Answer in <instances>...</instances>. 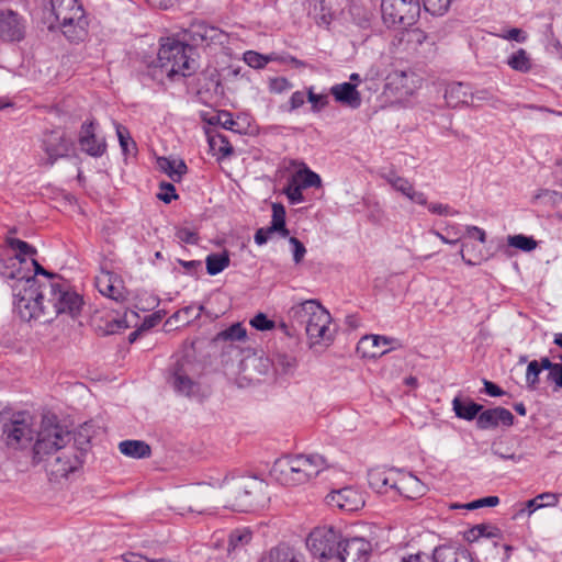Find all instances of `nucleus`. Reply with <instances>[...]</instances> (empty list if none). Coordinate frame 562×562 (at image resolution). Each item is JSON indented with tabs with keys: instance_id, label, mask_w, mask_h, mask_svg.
I'll return each mask as SVG.
<instances>
[{
	"instance_id": "obj_57",
	"label": "nucleus",
	"mask_w": 562,
	"mask_h": 562,
	"mask_svg": "<svg viewBox=\"0 0 562 562\" xmlns=\"http://www.w3.org/2000/svg\"><path fill=\"white\" fill-rule=\"evenodd\" d=\"M292 88V83L285 77H276L269 80V90L273 93H282Z\"/></svg>"
},
{
	"instance_id": "obj_42",
	"label": "nucleus",
	"mask_w": 562,
	"mask_h": 562,
	"mask_svg": "<svg viewBox=\"0 0 562 562\" xmlns=\"http://www.w3.org/2000/svg\"><path fill=\"white\" fill-rule=\"evenodd\" d=\"M272 364L277 371H280L284 374H290L293 373L296 369L297 361L295 357L291 355L279 352L273 357Z\"/></svg>"
},
{
	"instance_id": "obj_52",
	"label": "nucleus",
	"mask_w": 562,
	"mask_h": 562,
	"mask_svg": "<svg viewBox=\"0 0 562 562\" xmlns=\"http://www.w3.org/2000/svg\"><path fill=\"white\" fill-rule=\"evenodd\" d=\"M541 372V367L537 360H532L529 362L526 372V382L528 387L535 390L539 383V374Z\"/></svg>"
},
{
	"instance_id": "obj_11",
	"label": "nucleus",
	"mask_w": 562,
	"mask_h": 562,
	"mask_svg": "<svg viewBox=\"0 0 562 562\" xmlns=\"http://www.w3.org/2000/svg\"><path fill=\"white\" fill-rule=\"evenodd\" d=\"M312 313V321L305 327V333L311 345L329 344L334 339V330L330 328L331 316L329 312L318 303L315 312Z\"/></svg>"
},
{
	"instance_id": "obj_44",
	"label": "nucleus",
	"mask_w": 562,
	"mask_h": 562,
	"mask_svg": "<svg viewBox=\"0 0 562 562\" xmlns=\"http://www.w3.org/2000/svg\"><path fill=\"white\" fill-rule=\"evenodd\" d=\"M384 179L387 181L389 184H391V187L395 191L402 193L404 196L414 187L413 183L408 179L403 178V177L396 175L395 172H390V173L385 175Z\"/></svg>"
},
{
	"instance_id": "obj_40",
	"label": "nucleus",
	"mask_w": 562,
	"mask_h": 562,
	"mask_svg": "<svg viewBox=\"0 0 562 562\" xmlns=\"http://www.w3.org/2000/svg\"><path fill=\"white\" fill-rule=\"evenodd\" d=\"M294 182H297L303 189L305 188H319L322 186L321 177L307 167L297 170L292 177Z\"/></svg>"
},
{
	"instance_id": "obj_24",
	"label": "nucleus",
	"mask_w": 562,
	"mask_h": 562,
	"mask_svg": "<svg viewBox=\"0 0 562 562\" xmlns=\"http://www.w3.org/2000/svg\"><path fill=\"white\" fill-rule=\"evenodd\" d=\"M24 22L12 11H0V37L4 41L19 42L24 37Z\"/></svg>"
},
{
	"instance_id": "obj_46",
	"label": "nucleus",
	"mask_w": 562,
	"mask_h": 562,
	"mask_svg": "<svg viewBox=\"0 0 562 562\" xmlns=\"http://www.w3.org/2000/svg\"><path fill=\"white\" fill-rule=\"evenodd\" d=\"M115 131L120 142V146L124 154H128L135 149V142L132 139L130 131L120 123H115Z\"/></svg>"
},
{
	"instance_id": "obj_39",
	"label": "nucleus",
	"mask_w": 562,
	"mask_h": 562,
	"mask_svg": "<svg viewBox=\"0 0 562 562\" xmlns=\"http://www.w3.org/2000/svg\"><path fill=\"white\" fill-rule=\"evenodd\" d=\"M507 65L512 69L524 74L530 71L532 67L530 56L524 48H519L512 54L507 59Z\"/></svg>"
},
{
	"instance_id": "obj_25",
	"label": "nucleus",
	"mask_w": 562,
	"mask_h": 562,
	"mask_svg": "<svg viewBox=\"0 0 562 562\" xmlns=\"http://www.w3.org/2000/svg\"><path fill=\"white\" fill-rule=\"evenodd\" d=\"M13 306L15 313L24 322L47 317L48 306L46 300H26L25 297L14 299ZM49 318H45V322Z\"/></svg>"
},
{
	"instance_id": "obj_38",
	"label": "nucleus",
	"mask_w": 562,
	"mask_h": 562,
	"mask_svg": "<svg viewBox=\"0 0 562 562\" xmlns=\"http://www.w3.org/2000/svg\"><path fill=\"white\" fill-rule=\"evenodd\" d=\"M452 408L457 417L464 420H473L474 418H477L483 406L470 400L463 402L459 397H454L452 401Z\"/></svg>"
},
{
	"instance_id": "obj_30",
	"label": "nucleus",
	"mask_w": 562,
	"mask_h": 562,
	"mask_svg": "<svg viewBox=\"0 0 562 562\" xmlns=\"http://www.w3.org/2000/svg\"><path fill=\"white\" fill-rule=\"evenodd\" d=\"M260 562H306L304 554L296 548L280 543L271 548Z\"/></svg>"
},
{
	"instance_id": "obj_54",
	"label": "nucleus",
	"mask_w": 562,
	"mask_h": 562,
	"mask_svg": "<svg viewBox=\"0 0 562 562\" xmlns=\"http://www.w3.org/2000/svg\"><path fill=\"white\" fill-rule=\"evenodd\" d=\"M250 539L251 533L249 531L236 530L232 532L228 540V551L236 550L239 546L248 543Z\"/></svg>"
},
{
	"instance_id": "obj_41",
	"label": "nucleus",
	"mask_w": 562,
	"mask_h": 562,
	"mask_svg": "<svg viewBox=\"0 0 562 562\" xmlns=\"http://www.w3.org/2000/svg\"><path fill=\"white\" fill-rule=\"evenodd\" d=\"M231 259L227 252L211 254L206 257V271L210 276H216L229 266Z\"/></svg>"
},
{
	"instance_id": "obj_5",
	"label": "nucleus",
	"mask_w": 562,
	"mask_h": 562,
	"mask_svg": "<svg viewBox=\"0 0 562 562\" xmlns=\"http://www.w3.org/2000/svg\"><path fill=\"white\" fill-rule=\"evenodd\" d=\"M46 304L48 306L47 318L59 314L75 315L79 312L82 300L61 277L50 273L45 277Z\"/></svg>"
},
{
	"instance_id": "obj_15",
	"label": "nucleus",
	"mask_w": 562,
	"mask_h": 562,
	"mask_svg": "<svg viewBox=\"0 0 562 562\" xmlns=\"http://www.w3.org/2000/svg\"><path fill=\"white\" fill-rule=\"evenodd\" d=\"M187 40L193 46H210L213 44H224L226 34L215 26L207 25L203 22L193 23L184 32Z\"/></svg>"
},
{
	"instance_id": "obj_53",
	"label": "nucleus",
	"mask_w": 562,
	"mask_h": 562,
	"mask_svg": "<svg viewBox=\"0 0 562 562\" xmlns=\"http://www.w3.org/2000/svg\"><path fill=\"white\" fill-rule=\"evenodd\" d=\"M302 189L303 188L297 182H294L293 179L286 186V188L284 189V193L291 204H299L304 201Z\"/></svg>"
},
{
	"instance_id": "obj_47",
	"label": "nucleus",
	"mask_w": 562,
	"mask_h": 562,
	"mask_svg": "<svg viewBox=\"0 0 562 562\" xmlns=\"http://www.w3.org/2000/svg\"><path fill=\"white\" fill-rule=\"evenodd\" d=\"M247 331L240 323L233 324L225 330H222L217 338L222 340H243L246 338Z\"/></svg>"
},
{
	"instance_id": "obj_31",
	"label": "nucleus",
	"mask_w": 562,
	"mask_h": 562,
	"mask_svg": "<svg viewBox=\"0 0 562 562\" xmlns=\"http://www.w3.org/2000/svg\"><path fill=\"white\" fill-rule=\"evenodd\" d=\"M431 557L432 562H479L467 549L449 546L436 548Z\"/></svg>"
},
{
	"instance_id": "obj_62",
	"label": "nucleus",
	"mask_w": 562,
	"mask_h": 562,
	"mask_svg": "<svg viewBox=\"0 0 562 562\" xmlns=\"http://www.w3.org/2000/svg\"><path fill=\"white\" fill-rule=\"evenodd\" d=\"M492 452L494 456L503 460H512L515 462H519L521 460L520 456L515 454V452L509 451V449L503 450L501 446L496 442L492 445Z\"/></svg>"
},
{
	"instance_id": "obj_2",
	"label": "nucleus",
	"mask_w": 562,
	"mask_h": 562,
	"mask_svg": "<svg viewBox=\"0 0 562 562\" xmlns=\"http://www.w3.org/2000/svg\"><path fill=\"white\" fill-rule=\"evenodd\" d=\"M326 468L321 454L284 456L274 461L270 475L282 485L296 486L308 483Z\"/></svg>"
},
{
	"instance_id": "obj_34",
	"label": "nucleus",
	"mask_w": 562,
	"mask_h": 562,
	"mask_svg": "<svg viewBox=\"0 0 562 562\" xmlns=\"http://www.w3.org/2000/svg\"><path fill=\"white\" fill-rule=\"evenodd\" d=\"M157 167L176 182L180 181L182 176L188 171L187 165L182 159L177 160L167 157H159L157 158Z\"/></svg>"
},
{
	"instance_id": "obj_19",
	"label": "nucleus",
	"mask_w": 562,
	"mask_h": 562,
	"mask_svg": "<svg viewBox=\"0 0 562 562\" xmlns=\"http://www.w3.org/2000/svg\"><path fill=\"white\" fill-rule=\"evenodd\" d=\"M70 142L64 133L52 131L46 133L42 140V148L46 154V165L53 166L59 158L66 157L70 150Z\"/></svg>"
},
{
	"instance_id": "obj_37",
	"label": "nucleus",
	"mask_w": 562,
	"mask_h": 562,
	"mask_svg": "<svg viewBox=\"0 0 562 562\" xmlns=\"http://www.w3.org/2000/svg\"><path fill=\"white\" fill-rule=\"evenodd\" d=\"M468 87L462 82H452L447 85L445 90V100L448 106L457 108L468 102Z\"/></svg>"
},
{
	"instance_id": "obj_10",
	"label": "nucleus",
	"mask_w": 562,
	"mask_h": 562,
	"mask_svg": "<svg viewBox=\"0 0 562 562\" xmlns=\"http://www.w3.org/2000/svg\"><path fill=\"white\" fill-rule=\"evenodd\" d=\"M83 451L75 445H68L57 453L50 456L48 469L55 479L67 477L77 471L83 462Z\"/></svg>"
},
{
	"instance_id": "obj_64",
	"label": "nucleus",
	"mask_w": 562,
	"mask_h": 562,
	"mask_svg": "<svg viewBox=\"0 0 562 562\" xmlns=\"http://www.w3.org/2000/svg\"><path fill=\"white\" fill-rule=\"evenodd\" d=\"M321 13H314V19L318 25L328 26L333 20V15L328 9L325 8L324 0L319 1Z\"/></svg>"
},
{
	"instance_id": "obj_9",
	"label": "nucleus",
	"mask_w": 562,
	"mask_h": 562,
	"mask_svg": "<svg viewBox=\"0 0 562 562\" xmlns=\"http://www.w3.org/2000/svg\"><path fill=\"white\" fill-rule=\"evenodd\" d=\"M419 13V0H381L382 20L387 27L411 26Z\"/></svg>"
},
{
	"instance_id": "obj_29",
	"label": "nucleus",
	"mask_w": 562,
	"mask_h": 562,
	"mask_svg": "<svg viewBox=\"0 0 562 562\" xmlns=\"http://www.w3.org/2000/svg\"><path fill=\"white\" fill-rule=\"evenodd\" d=\"M394 491L407 499H416L425 494L426 486L415 475L400 472Z\"/></svg>"
},
{
	"instance_id": "obj_6",
	"label": "nucleus",
	"mask_w": 562,
	"mask_h": 562,
	"mask_svg": "<svg viewBox=\"0 0 562 562\" xmlns=\"http://www.w3.org/2000/svg\"><path fill=\"white\" fill-rule=\"evenodd\" d=\"M0 429L7 446L18 449L27 447L35 434L33 418L26 412L7 409L0 413Z\"/></svg>"
},
{
	"instance_id": "obj_63",
	"label": "nucleus",
	"mask_w": 562,
	"mask_h": 562,
	"mask_svg": "<svg viewBox=\"0 0 562 562\" xmlns=\"http://www.w3.org/2000/svg\"><path fill=\"white\" fill-rule=\"evenodd\" d=\"M176 237L180 241L191 245L196 244L199 239L196 233L187 227L178 228L176 232Z\"/></svg>"
},
{
	"instance_id": "obj_4",
	"label": "nucleus",
	"mask_w": 562,
	"mask_h": 562,
	"mask_svg": "<svg viewBox=\"0 0 562 562\" xmlns=\"http://www.w3.org/2000/svg\"><path fill=\"white\" fill-rule=\"evenodd\" d=\"M56 25L70 42H81L88 34V19L78 0H50Z\"/></svg>"
},
{
	"instance_id": "obj_18",
	"label": "nucleus",
	"mask_w": 562,
	"mask_h": 562,
	"mask_svg": "<svg viewBox=\"0 0 562 562\" xmlns=\"http://www.w3.org/2000/svg\"><path fill=\"white\" fill-rule=\"evenodd\" d=\"M94 121L85 122L79 133V145L82 151L91 157H101L106 151V142L95 133Z\"/></svg>"
},
{
	"instance_id": "obj_3",
	"label": "nucleus",
	"mask_w": 562,
	"mask_h": 562,
	"mask_svg": "<svg viewBox=\"0 0 562 562\" xmlns=\"http://www.w3.org/2000/svg\"><path fill=\"white\" fill-rule=\"evenodd\" d=\"M158 66L171 80L191 76L198 69L194 47L176 37L162 38L158 50Z\"/></svg>"
},
{
	"instance_id": "obj_16",
	"label": "nucleus",
	"mask_w": 562,
	"mask_h": 562,
	"mask_svg": "<svg viewBox=\"0 0 562 562\" xmlns=\"http://www.w3.org/2000/svg\"><path fill=\"white\" fill-rule=\"evenodd\" d=\"M397 339L381 335H366L357 344V352L362 358H378L395 349Z\"/></svg>"
},
{
	"instance_id": "obj_14",
	"label": "nucleus",
	"mask_w": 562,
	"mask_h": 562,
	"mask_svg": "<svg viewBox=\"0 0 562 562\" xmlns=\"http://www.w3.org/2000/svg\"><path fill=\"white\" fill-rule=\"evenodd\" d=\"M32 270L27 268V273L12 281L11 289L14 299L25 297L26 300H45V281L40 282Z\"/></svg>"
},
{
	"instance_id": "obj_51",
	"label": "nucleus",
	"mask_w": 562,
	"mask_h": 562,
	"mask_svg": "<svg viewBox=\"0 0 562 562\" xmlns=\"http://www.w3.org/2000/svg\"><path fill=\"white\" fill-rule=\"evenodd\" d=\"M270 58L265 56V55H261L257 52H254V50H247L245 54H244V61L249 66V67H252V68H256V69H261L263 68L268 63H269Z\"/></svg>"
},
{
	"instance_id": "obj_55",
	"label": "nucleus",
	"mask_w": 562,
	"mask_h": 562,
	"mask_svg": "<svg viewBox=\"0 0 562 562\" xmlns=\"http://www.w3.org/2000/svg\"><path fill=\"white\" fill-rule=\"evenodd\" d=\"M499 504V498L497 496H486L468 504L462 505L461 507L473 510L482 507H495Z\"/></svg>"
},
{
	"instance_id": "obj_7",
	"label": "nucleus",
	"mask_w": 562,
	"mask_h": 562,
	"mask_svg": "<svg viewBox=\"0 0 562 562\" xmlns=\"http://www.w3.org/2000/svg\"><path fill=\"white\" fill-rule=\"evenodd\" d=\"M71 440V432L64 426L50 420L43 422L33 448L34 458L41 461L46 456H53L66 448Z\"/></svg>"
},
{
	"instance_id": "obj_17",
	"label": "nucleus",
	"mask_w": 562,
	"mask_h": 562,
	"mask_svg": "<svg viewBox=\"0 0 562 562\" xmlns=\"http://www.w3.org/2000/svg\"><path fill=\"white\" fill-rule=\"evenodd\" d=\"M95 286L98 291L117 303L126 300L127 291L121 277L111 271H101L95 277Z\"/></svg>"
},
{
	"instance_id": "obj_28",
	"label": "nucleus",
	"mask_w": 562,
	"mask_h": 562,
	"mask_svg": "<svg viewBox=\"0 0 562 562\" xmlns=\"http://www.w3.org/2000/svg\"><path fill=\"white\" fill-rule=\"evenodd\" d=\"M330 93L335 101L350 109H358L362 99L357 90V85L351 82L337 83L330 88Z\"/></svg>"
},
{
	"instance_id": "obj_60",
	"label": "nucleus",
	"mask_w": 562,
	"mask_h": 562,
	"mask_svg": "<svg viewBox=\"0 0 562 562\" xmlns=\"http://www.w3.org/2000/svg\"><path fill=\"white\" fill-rule=\"evenodd\" d=\"M432 214L443 215V216H456L459 214L457 210L451 209L448 204L442 203H430L426 205Z\"/></svg>"
},
{
	"instance_id": "obj_21",
	"label": "nucleus",
	"mask_w": 562,
	"mask_h": 562,
	"mask_svg": "<svg viewBox=\"0 0 562 562\" xmlns=\"http://www.w3.org/2000/svg\"><path fill=\"white\" fill-rule=\"evenodd\" d=\"M371 552V543L363 538L342 539L337 562H366Z\"/></svg>"
},
{
	"instance_id": "obj_59",
	"label": "nucleus",
	"mask_w": 562,
	"mask_h": 562,
	"mask_svg": "<svg viewBox=\"0 0 562 562\" xmlns=\"http://www.w3.org/2000/svg\"><path fill=\"white\" fill-rule=\"evenodd\" d=\"M157 198L165 203H170L172 200L177 199L178 195L175 186L169 182H161L160 192L157 194Z\"/></svg>"
},
{
	"instance_id": "obj_43",
	"label": "nucleus",
	"mask_w": 562,
	"mask_h": 562,
	"mask_svg": "<svg viewBox=\"0 0 562 562\" xmlns=\"http://www.w3.org/2000/svg\"><path fill=\"white\" fill-rule=\"evenodd\" d=\"M209 144L212 149L218 150L223 157L231 156L234 151L228 139L222 134L209 135Z\"/></svg>"
},
{
	"instance_id": "obj_13",
	"label": "nucleus",
	"mask_w": 562,
	"mask_h": 562,
	"mask_svg": "<svg viewBox=\"0 0 562 562\" xmlns=\"http://www.w3.org/2000/svg\"><path fill=\"white\" fill-rule=\"evenodd\" d=\"M5 243L10 252L21 259V266L24 267L25 271L29 268L34 274L50 277V272L46 271L35 259L37 250L32 245L12 236H7Z\"/></svg>"
},
{
	"instance_id": "obj_22",
	"label": "nucleus",
	"mask_w": 562,
	"mask_h": 562,
	"mask_svg": "<svg viewBox=\"0 0 562 562\" xmlns=\"http://www.w3.org/2000/svg\"><path fill=\"white\" fill-rule=\"evenodd\" d=\"M420 85V77L412 70H394L387 76V86L401 97L412 95Z\"/></svg>"
},
{
	"instance_id": "obj_23",
	"label": "nucleus",
	"mask_w": 562,
	"mask_h": 562,
	"mask_svg": "<svg viewBox=\"0 0 562 562\" xmlns=\"http://www.w3.org/2000/svg\"><path fill=\"white\" fill-rule=\"evenodd\" d=\"M515 420L510 411L504 407L481 411L476 418V427L481 430L495 429L498 426L510 427Z\"/></svg>"
},
{
	"instance_id": "obj_27",
	"label": "nucleus",
	"mask_w": 562,
	"mask_h": 562,
	"mask_svg": "<svg viewBox=\"0 0 562 562\" xmlns=\"http://www.w3.org/2000/svg\"><path fill=\"white\" fill-rule=\"evenodd\" d=\"M317 300H305L303 302L292 305L288 311V319L293 328L305 329L312 321V313L315 312Z\"/></svg>"
},
{
	"instance_id": "obj_1",
	"label": "nucleus",
	"mask_w": 562,
	"mask_h": 562,
	"mask_svg": "<svg viewBox=\"0 0 562 562\" xmlns=\"http://www.w3.org/2000/svg\"><path fill=\"white\" fill-rule=\"evenodd\" d=\"M223 494L226 507L236 512L263 508L269 499L268 484L257 476H238L225 480Z\"/></svg>"
},
{
	"instance_id": "obj_32",
	"label": "nucleus",
	"mask_w": 562,
	"mask_h": 562,
	"mask_svg": "<svg viewBox=\"0 0 562 562\" xmlns=\"http://www.w3.org/2000/svg\"><path fill=\"white\" fill-rule=\"evenodd\" d=\"M24 273H27V271L21 266V259L13 256L9 248L2 249L0 251V274L14 281Z\"/></svg>"
},
{
	"instance_id": "obj_33",
	"label": "nucleus",
	"mask_w": 562,
	"mask_h": 562,
	"mask_svg": "<svg viewBox=\"0 0 562 562\" xmlns=\"http://www.w3.org/2000/svg\"><path fill=\"white\" fill-rule=\"evenodd\" d=\"M266 231L267 236L270 238L271 234L279 233L281 237L289 236V229L285 226V209L281 203H272V220L268 227H261Z\"/></svg>"
},
{
	"instance_id": "obj_58",
	"label": "nucleus",
	"mask_w": 562,
	"mask_h": 562,
	"mask_svg": "<svg viewBox=\"0 0 562 562\" xmlns=\"http://www.w3.org/2000/svg\"><path fill=\"white\" fill-rule=\"evenodd\" d=\"M250 325L257 330H270L274 328V322L269 319L266 314L258 313L251 321Z\"/></svg>"
},
{
	"instance_id": "obj_12",
	"label": "nucleus",
	"mask_w": 562,
	"mask_h": 562,
	"mask_svg": "<svg viewBox=\"0 0 562 562\" xmlns=\"http://www.w3.org/2000/svg\"><path fill=\"white\" fill-rule=\"evenodd\" d=\"M172 368L169 382L175 391L181 395L193 396L199 389L198 383L191 376V368H195L194 363L188 358H182Z\"/></svg>"
},
{
	"instance_id": "obj_35",
	"label": "nucleus",
	"mask_w": 562,
	"mask_h": 562,
	"mask_svg": "<svg viewBox=\"0 0 562 562\" xmlns=\"http://www.w3.org/2000/svg\"><path fill=\"white\" fill-rule=\"evenodd\" d=\"M559 503V495L551 493V492H544L539 495H537L535 498L527 501L524 504V507L517 513L518 516L527 513L528 516H530L532 513H535L537 509L547 507V506H555Z\"/></svg>"
},
{
	"instance_id": "obj_48",
	"label": "nucleus",
	"mask_w": 562,
	"mask_h": 562,
	"mask_svg": "<svg viewBox=\"0 0 562 562\" xmlns=\"http://www.w3.org/2000/svg\"><path fill=\"white\" fill-rule=\"evenodd\" d=\"M452 0H419L427 12L434 15H442L450 7Z\"/></svg>"
},
{
	"instance_id": "obj_56",
	"label": "nucleus",
	"mask_w": 562,
	"mask_h": 562,
	"mask_svg": "<svg viewBox=\"0 0 562 562\" xmlns=\"http://www.w3.org/2000/svg\"><path fill=\"white\" fill-rule=\"evenodd\" d=\"M395 562H432V557L425 552L401 553L396 557Z\"/></svg>"
},
{
	"instance_id": "obj_61",
	"label": "nucleus",
	"mask_w": 562,
	"mask_h": 562,
	"mask_svg": "<svg viewBox=\"0 0 562 562\" xmlns=\"http://www.w3.org/2000/svg\"><path fill=\"white\" fill-rule=\"evenodd\" d=\"M289 243L293 248L292 252L294 262L300 263L306 254L305 246L296 237H290Z\"/></svg>"
},
{
	"instance_id": "obj_26",
	"label": "nucleus",
	"mask_w": 562,
	"mask_h": 562,
	"mask_svg": "<svg viewBox=\"0 0 562 562\" xmlns=\"http://www.w3.org/2000/svg\"><path fill=\"white\" fill-rule=\"evenodd\" d=\"M400 471L394 469L374 468L368 472V482L376 493L386 494L394 491Z\"/></svg>"
},
{
	"instance_id": "obj_50",
	"label": "nucleus",
	"mask_w": 562,
	"mask_h": 562,
	"mask_svg": "<svg viewBox=\"0 0 562 562\" xmlns=\"http://www.w3.org/2000/svg\"><path fill=\"white\" fill-rule=\"evenodd\" d=\"M307 100L311 103L313 112H319L329 103L327 94H317L314 92L313 87L307 89Z\"/></svg>"
},
{
	"instance_id": "obj_49",
	"label": "nucleus",
	"mask_w": 562,
	"mask_h": 562,
	"mask_svg": "<svg viewBox=\"0 0 562 562\" xmlns=\"http://www.w3.org/2000/svg\"><path fill=\"white\" fill-rule=\"evenodd\" d=\"M498 529L488 525H476L469 530L468 540H475L480 537H496Z\"/></svg>"
},
{
	"instance_id": "obj_20",
	"label": "nucleus",
	"mask_w": 562,
	"mask_h": 562,
	"mask_svg": "<svg viewBox=\"0 0 562 562\" xmlns=\"http://www.w3.org/2000/svg\"><path fill=\"white\" fill-rule=\"evenodd\" d=\"M327 498L329 504L346 512L359 510L366 503L363 493L352 486L331 491Z\"/></svg>"
},
{
	"instance_id": "obj_45",
	"label": "nucleus",
	"mask_w": 562,
	"mask_h": 562,
	"mask_svg": "<svg viewBox=\"0 0 562 562\" xmlns=\"http://www.w3.org/2000/svg\"><path fill=\"white\" fill-rule=\"evenodd\" d=\"M507 241L509 246L520 249L522 251H531L537 247V241L532 237L525 236L521 234L508 236Z\"/></svg>"
},
{
	"instance_id": "obj_8",
	"label": "nucleus",
	"mask_w": 562,
	"mask_h": 562,
	"mask_svg": "<svg viewBox=\"0 0 562 562\" xmlns=\"http://www.w3.org/2000/svg\"><path fill=\"white\" fill-rule=\"evenodd\" d=\"M341 533L333 527L315 528L306 540L311 553L319 560H334L337 562Z\"/></svg>"
},
{
	"instance_id": "obj_36",
	"label": "nucleus",
	"mask_w": 562,
	"mask_h": 562,
	"mask_svg": "<svg viewBox=\"0 0 562 562\" xmlns=\"http://www.w3.org/2000/svg\"><path fill=\"white\" fill-rule=\"evenodd\" d=\"M119 450L122 454L134 458L145 459L151 454V449L148 443L142 440H124L119 443Z\"/></svg>"
}]
</instances>
